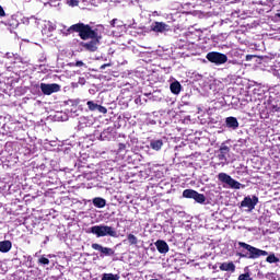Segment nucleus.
<instances>
[{"label": "nucleus", "instance_id": "423d86ee", "mask_svg": "<svg viewBox=\"0 0 280 280\" xmlns=\"http://www.w3.org/2000/svg\"><path fill=\"white\" fill-rule=\"evenodd\" d=\"M207 60L214 65H224L229 60V57L224 54L212 51L207 54Z\"/></svg>", "mask_w": 280, "mask_h": 280}, {"label": "nucleus", "instance_id": "1a4fd4ad", "mask_svg": "<svg viewBox=\"0 0 280 280\" xmlns=\"http://www.w3.org/2000/svg\"><path fill=\"white\" fill-rule=\"evenodd\" d=\"M257 202H259V198L257 196H247L241 202V207L247 209V211H253V209L257 207Z\"/></svg>", "mask_w": 280, "mask_h": 280}, {"label": "nucleus", "instance_id": "c9c22d12", "mask_svg": "<svg viewBox=\"0 0 280 280\" xmlns=\"http://www.w3.org/2000/svg\"><path fill=\"white\" fill-rule=\"evenodd\" d=\"M5 57H7V58H14V55H13L12 52H7V54H5Z\"/></svg>", "mask_w": 280, "mask_h": 280}, {"label": "nucleus", "instance_id": "f03ea898", "mask_svg": "<svg viewBox=\"0 0 280 280\" xmlns=\"http://www.w3.org/2000/svg\"><path fill=\"white\" fill-rule=\"evenodd\" d=\"M237 256L244 259H259V257H268V252L259 249L248 243L238 242L237 243Z\"/></svg>", "mask_w": 280, "mask_h": 280}, {"label": "nucleus", "instance_id": "72a5a7b5", "mask_svg": "<svg viewBox=\"0 0 280 280\" xmlns=\"http://www.w3.org/2000/svg\"><path fill=\"white\" fill-rule=\"evenodd\" d=\"M0 16H5V11L3 10V7L0 5Z\"/></svg>", "mask_w": 280, "mask_h": 280}, {"label": "nucleus", "instance_id": "2f4dec72", "mask_svg": "<svg viewBox=\"0 0 280 280\" xmlns=\"http://www.w3.org/2000/svg\"><path fill=\"white\" fill-rule=\"evenodd\" d=\"M271 113H280V106H278V105H272V106H271Z\"/></svg>", "mask_w": 280, "mask_h": 280}, {"label": "nucleus", "instance_id": "ddd939ff", "mask_svg": "<svg viewBox=\"0 0 280 280\" xmlns=\"http://www.w3.org/2000/svg\"><path fill=\"white\" fill-rule=\"evenodd\" d=\"M155 247L161 255H167V253H170V245L163 240H158L155 242Z\"/></svg>", "mask_w": 280, "mask_h": 280}, {"label": "nucleus", "instance_id": "a878e982", "mask_svg": "<svg viewBox=\"0 0 280 280\" xmlns=\"http://www.w3.org/2000/svg\"><path fill=\"white\" fill-rule=\"evenodd\" d=\"M97 104L95 103V102H93V101H89L88 102V108L90 109V110H92V112H94V110H97Z\"/></svg>", "mask_w": 280, "mask_h": 280}, {"label": "nucleus", "instance_id": "4468645a", "mask_svg": "<svg viewBox=\"0 0 280 280\" xmlns=\"http://www.w3.org/2000/svg\"><path fill=\"white\" fill-rule=\"evenodd\" d=\"M101 141H110L113 139V128L108 127L107 129L103 130L100 135Z\"/></svg>", "mask_w": 280, "mask_h": 280}, {"label": "nucleus", "instance_id": "0eeeda50", "mask_svg": "<svg viewBox=\"0 0 280 280\" xmlns=\"http://www.w3.org/2000/svg\"><path fill=\"white\" fill-rule=\"evenodd\" d=\"M172 31V26L164 22H153L151 24V32H155V34H167V32Z\"/></svg>", "mask_w": 280, "mask_h": 280}, {"label": "nucleus", "instance_id": "6ab92c4d", "mask_svg": "<svg viewBox=\"0 0 280 280\" xmlns=\"http://www.w3.org/2000/svg\"><path fill=\"white\" fill-rule=\"evenodd\" d=\"M170 89H171V93H174V95H178L182 89L180 82L175 81L171 83Z\"/></svg>", "mask_w": 280, "mask_h": 280}, {"label": "nucleus", "instance_id": "412c9836", "mask_svg": "<svg viewBox=\"0 0 280 280\" xmlns=\"http://www.w3.org/2000/svg\"><path fill=\"white\" fill-rule=\"evenodd\" d=\"M127 240H128L130 246H137V244H139V240L133 234H128Z\"/></svg>", "mask_w": 280, "mask_h": 280}, {"label": "nucleus", "instance_id": "bb28decb", "mask_svg": "<svg viewBox=\"0 0 280 280\" xmlns=\"http://www.w3.org/2000/svg\"><path fill=\"white\" fill-rule=\"evenodd\" d=\"M121 25H122V22L117 20V19H114V20L110 21V26L112 27H121Z\"/></svg>", "mask_w": 280, "mask_h": 280}, {"label": "nucleus", "instance_id": "473e14b6", "mask_svg": "<svg viewBox=\"0 0 280 280\" xmlns=\"http://www.w3.org/2000/svg\"><path fill=\"white\" fill-rule=\"evenodd\" d=\"M219 160L226 161V155H224L223 153H219Z\"/></svg>", "mask_w": 280, "mask_h": 280}, {"label": "nucleus", "instance_id": "b1692460", "mask_svg": "<svg viewBox=\"0 0 280 280\" xmlns=\"http://www.w3.org/2000/svg\"><path fill=\"white\" fill-rule=\"evenodd\" d=\"M219 152L226 156L229 152H231V148H229L226 144H221Z\"/></svg>", "mask_w": 280, "mask_h": 280}, {"label": "nucleus", "instance_id": "aec40b11", "mask_svg": "<svg viewBox=\"0 0 280 280\" xmlns=\"http://www.w3.org/2000/svg\"><path fill=\"white\" fill-rule=\"evenodd\" d=\"M59 31L61 34H63V36H69V34L75 32L73 28H71V26L67 28V25L65 24H59Z\"/></svg>", "mask_w": 280, "mask_h": 280}, {"label": "nucleus", "instance_id": "20e7f679", "mask_svg": "<svg viewBox=\"0 0 280 280\" xmlns=\"http://www.w3.org/2000/svg\"><path fill=\"white\" fill-rule=\"evenodd\" d=\"M218 180H220V183H223L224 185H228V187L230 189H242V188H244V185H242V183L233 179V177H231V175H229L226 173H219Z\"/></svg>", "mask_w": 280, "mask_h": 280}, {"label": "nucleus", "instance_id": "2eb2a0df", "mask_svg": "<svg viewBox=\"0 0 280 280\" xmlns=\"http://www.w3.org/2000/svg\"><path fill=\"white\" fill-rule=\"evenodd\" d=\"M220 270L223 272H235V264L233 261L223 262L220 265Z\"/></svg>", "mask_w": 280, "mask_h": 280}, {"label": "nucleus", "instance_id": "e433bc0d", "mask_svg": "<svg viewBox=\"0 0 280 280\" xmlns=\"http://www.w3.org/2000/svg\"><path fill=\"white\" fill-rule=\"evenodd\" d=\"M106 67H110V63H104L103 66H101V69L104 70L106 69Z\"/></svg>", "mask_w": 280, "mask_h": 280}, {"label": "nucleus", "instance_id": "c756f323", "mask_svg": "<svg viewBox=\"0 0 280 280\" xmlns=\"http://www.w3.org/2000/svg\"><path fill=\"white\" fill-rule=\"evenodd\" d=\"M96 110H97L98 113H102L103 115H106V114L108 113V109H106V107H104V106H102V105H98V106L96 107Z\"/></svg>", "mask_w": 280, "mask_h": 280}, {"label": "nucleus", "instance_id": "f704fd0d", "mask_svg": "<svg viewBox=\"0 0 280 280\" xmlns=\"http://www.w3.org/2000/svg\"><path fill=\"white\" fill-rule=\"evenodd\" d=\"M75 67H84V63L82 61H77Z\"/></svg>", "mask_w": 280, "mask_h": 280}, {"label": "nucleus", "instance_id": "f257e3e1", "mask_svg": "<svg viewBox=\"0 0 280 280\" xmlns=\"http://www.w3.org/2000/svg\"><path fill=\"white\" fill-rule=\"evenodd\" d=\"M71 30L77 32L82 40H89V38H102V34H104V26L102 25L92 28L89 24L78 23L73 24Z\"/></svg>", "mask_w": 280, "mask_h": 280}, {"label": "nucleus", "instance_id": "9d476101", "mask_svg": "<svg viewBox=\"0 0 280 280\" xmlns=\"http://www.w3.org/2000/svg\"><path fill=\"white\" fill-rule=\"evenodd\" d=\"M92 248L93 250H98L100 257L104 258V257H113V255H115V249L110 248V247H104L102 245H100L98 243H94L92 244Z\"/></svg>", "mask_w": 280, "mask_h": 280}, {"label": "nucleus", "instance_id": "f8f14e48", "mask_svg": "<svg viewBox=\"0 0 280 280\" xmlns=\"http://www.w3.org/2000/svg\"><path fill=\"white\" fill-rule=\"evenodd\" d=\"M225 128H228V130H237V128H240V121L233 116L226 117Z\"/></svg>", "mask_w": 280, "mask_h": 280}, {"label": "nucleus", "instance_id": "cd10ccee", "mask_svg": "<svg viewBox=\"0 0 280 280\" xmlns=\"http://www.w3.org/2000/svg\"><path fill=\"white\" fill-rule=\"evenodd\" d=\"M238 280H253V278H250V273H242L238 276Z\"/></svg>", "mask_w": 280, "mask_h": 280}, {"label": "nucleus", "instance_id": "c85d7f7f", "mask_svg": "<svg viewBox=\"0 0 280 280\" xmlns=\"http://www.w3.org/2000/svg\"><path fill=\"white\" fill-rule=\"evenodd\" d=\"M68 5H70V8H75L79 5L80 1L78 0H68L67 1Z\"/></svg>", "mask_w": 280, "mask_h": 280}, {"label": "nucleus", "instance_id": "4be33fe9", "mask_svg": "<svg viewBox=\"0 0 280 280\" xmlns=\"http://www.w3.org/2000/svg\"><path fill=\"white\" fill-rule=\"evenodd\" d=\"M102 280H119V276L115 273H103Z\"/></svg>", "mask_w": 280, "mask_h": 280}, {"label": "nucleus", "instance_id": "6e6552de", "mask_svg": "<svg viewBox=\"0 0 280 280\" xmlns=\"http://www.w3.org/2000/svg\"><path fill=\"white\" fill-rule=\"evenodd\" d=\"M39 88L44 95H51L60 91V84L58 83H40Z\"/></svg>", "mask_w": 280, "mask_h": 280}, {"label": "nucleus", "instance_id": "4c0bfd02", "mask_svg": "<svg viewBox=\"0 0 280 280\" xmlns=\"http://www.w3.org/2000/svg\"><path fill=\"white\" fill-rule=\"evenodd\" d=\"M119 150H126V144L120 143V144H119Z\"/></svg>", "mask_w": 280, "mask_h": 280}, {"label": "nucleus", "instance_id": "393cba45", "mask_svg": "<svg viewBox=\"0 0 280 280\" xmlns=\"http://www.w3.org/2000/svg\"><path fill=\"white\" fill-rule=\"evenodd\" d=\"M38 264H40V266H49V258L45 257V256H42L39 259H38Z\"/></svg>", "mask_w": 280, "mask_h": 280}, {"label": "nucleus", "instance_id": "7ed1b4c3", "mask_svg": "<svg viewBox=\"0 0 280 280\" xmlns=\"http://www.w3.org/2000/svg\"><path fill=\"white\" fill-rule=\"evenodd\" d=\"M86 233H91L96 237H117V230L106 224L93 225L86 230Z\"/></svg>", "mask_w": 280, "mask_h": 280}, {"label": "nucleus", "instance_id": "7c9ffc66", "mask_svg": "<svg viewBox=\"0 0 280 280\" xmlns=\"http://www.w3.org/2000/svg\"><path fill=\"white\" fill-rule=\"evenodd\" d=\"M48 32H56V24L52 22L47 23Z\"/></svg>", "mask_w": 280, "mask_h": 280}, {"label": "nucleus", "instance_id": "58836bf2", "mask_svg": "<svg viewBox=\"0 0 280 280\" xmlns=\"http://www.w3.org/2000/svg\"><path fill=\"white\" fill-rule=\"evenodd\" d=\"M276 16H278V19H280V13H277Z\"/></svg>", "mask_w": 280, "mask_h": 280}, {"label": "nucleus", "instance_id": "5701e85b", "mask_svg": "<svg viewBox=\"0 0 280 280\" xmlns=\"http://www.w3.org/2000/svg\"><path fill=\"white\" fill-rule=\"evenodd\" d=\"M266 261L268 264H279V258L275 254H270L267 256Z\"/></svg>", "mask_w": 280, "mask_h": 280}, {"label": "nucleus", "instance_id": "39448f33", "mask_svg": "<svg viewBox=\"0 0 280 280\" xmlns=\"http://www.w3.org/2000/svg\"><path fill=\"white\" fill-rule=\"evenodd\" d=\"M183 197L190 198V199L197 201L199 205H205V202H207V197H205L203 194H200L194 189H185L183 191Z\"/></svg>", "mask_w": 280, "mask_h": 280}, {"label": "nucleus", "instance_id": "dca6fc26", "mask_svg": "<svg viewBox=\"0 0 280 280\" xmlns=\"http://www.w3.org/2000/svg\"><path fill=\"white\" fill-rule=\"evenodd\" d=\"M12 250V242L1 241L0 242V253H10Z\"/></svg>", "mask_w": 280, "mask_h": 280}, {"label": "nucleus", "instance_id": "f3484780", "mask_svg": "<svg viewBox=\"0 0 280 280\" xmlns=\"http://www.w3.org/2000/svg\"><path fill=\"white\" fill-rule=\"evenodd\" d=\"M92 203L94 205V207H96V209H104V207H106V199L102 197H96L92 200Z\"/></svg>", "mask_w": 280, "mask_h": 280}, {"label": "nucleus", "instance_id": "ea45409f", "mask_svg": "<svg viewBox=\"0 0 280 280\" xmlns=\"http://www.w3.org/2000/svg\"><path fill=\"white\" fill-rule=\"evenodd\" d=\"M15 27H19V23L18 22L15 23Z\"/></svg>", "mask_w": 280, "mask_h": 280}, {"label": "nucleus", "instance_id": "9b49d317", "mask_svg": "<svg viewBox=\"0 0 280 280\" xmlns=\"http://www.w3.org/2000/svg\"><path fill=\"white\" fill-rule=\"evenodd\" d=\"M91 39L92 40L90 42H82L81 47H83L85 51H97L100 47V40H102V38H91Z\"/></svg>", "mask_w": 280, "mask_h": 280}, {"label": "nucleus", "instance_id": "a211bd4d", "mask_svg": "<svg viewBox=\"0 0 280 280\" xmlns=\"http://www.w3.org/2000/svg\"><path fill=\"white\" fill-rule=\"evenodd\" d=\"M150 148H152V150H155L156 152H159V150H161L163 148V140H161V139L151 140Z\"/></svg>", "mask_w": 280, "mask_h": 280}]
</instances>
